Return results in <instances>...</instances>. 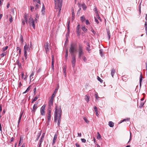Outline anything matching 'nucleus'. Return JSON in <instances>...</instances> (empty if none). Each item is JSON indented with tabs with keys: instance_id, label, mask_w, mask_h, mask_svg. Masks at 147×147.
Instances as JSON below:
<instances>
[{
	"instance_id": "obj_1",
	"label": "nucleus",
	"mask_w": 147,
	"mask_h": 147,
	"mask_svg": "<svg viewBox=\"0 0 147 147\" xmlns=\"http://www.w3.org/2000/svg\"><path fill=\"white\" fill-rule=\"evenodd\" d=\"M55 9H58V16H59L60 13L61 11V7L62 5V0H54Z\"/></svg>"
},
{
	"instance_id": "obj_2",
	"label": "nucleus",
	"mask_w": 147,
	"mask_h": 147,
	"mask_svg": "<svg viewBox=\"0 0 147 147\" xmlns=\"http://www.w3.org/2000/svg\"><path fill=\"white\" fill-rule=\"evenodd\" d=\"M77 51L76 44L72 42L70 44L69 48V52L71 56L75 55L74 53Z\"/></svg>"
},
{
	"instance_id": "obj_3",
	"label": "nucleus",
	"mask_w": 147,
	"mask_h": 147,
	"mask_svg": "<svg viewBox=\"0 0 147 147\" xmlns=\"http://www.w3.org/2000/svg\"><path fill=\"white\" fill-rule=\"evenodd\" d=\"M31 49L29 47V45L26 44L24 47V55L25 57V59L27 60V58L28 57L27 55V52H30V50Z\"/></svg>"
},
{
	"instance_id": "obj_4",
	"label": "nucleus",
	"mask_w": 147,
	"mask_h": 147,
	"mask_svg": "<svg viewBox=\"0 0 147 147\" xmlns=\"http://www.w3.org/2000/svg\"><path fill=\"white\" fill-rule=\"evenodd\" d=\"M78 53L79 58H81L82 56L84 53L83 50V47L82 45L81 44H79V45Z\"/></svg>"
},
{
	"instance_id": "obj_5",
	"label": "nucleus",
	"mask_w": 147,
	"mask_h": 147,
	"mask_svg": "<svg viewBox=\"0 0 147 147\" xmlns=\"http://www.w3.org/2000/svg\"><path fill=\"white\" fill-rule=\"evenodd\" d=\"M58 107L56 105L55 108V111L54 112V121L56 123L58 117V113H57L58 110Z\"/></svg>"
},
{
	"instance_id": "obj_6",
	"label": "nucleus",
	"mask_w": 147,
	"mask_h": 147,
	"mask_svg": "<svg viewBox=\"0 0 147 147\" xmlns=\"http://www.w3.org/2000/svg\"><path fill=\"white\" fill-rule=\"evenodd\" d=\"M58 113V117L57 119L58 122H60L61 119V115L62 114V111L61 109V107H58V110L57 112Z\"/></svg>"
},
{
	"instance_id": "obj_7",
	"label": "nucleus",
	"mask_w": 147,
	"mask_h": 147,
	"mask_svg": "<svg viewBox=\"0 0 147 147\" xmlns=\"http://www.w3.org/2000/svg\"><path fill=\"white\" fill-rule=\"evenodd\" d=\"M37 20L36 18H35V20H34L33 18L30 17L29 19V22L30 25H32L33 28L35 29V24H34L35 21H36Z\"/></svg>"
},
{
	"instance_id": "obj_8",
	"label": "nucleus",
	"mask_w": 147,
	"mask_h": 147,
	"mask_svg": "<svg viewBox=\"0 0 147 147\" xmlns=\"http://www.w3.org/2000/svg\"><path fill=\"white\" fill-rule=\"evenodd\" d=\"M46 107L45 105H43L41 108L40 112L42 115L44 116L45 115V108Z\"/></svg>"
},
{
	"instance_id": "obj_9",
	"label": "nucleus",
	"mask_w": 147,
	"mask_h": 147,
	"mask_svg": "<svg viewBox=\"0 0 147 147\" xmlns=\"http://www.w3.org/2000/svg\"><path fill=\"white\" fill-rule=\"evenodd\" d=\"M72 57V61L71 63L72 64V67L73 68H74L75 64L76 63V56L75 55L71 56Z\"/></svg>"
},
{
	"instance_id": "obj_10",
	"label": "nucleus",
	"mask_w": 147,
	"mask_h": 147,
	"mask_svg": "<svg viewBox=\"0 0 147 147\" xmlns=\"http://www.w3.org/2000/svg\"><path fill=\"white\" fill-rule=\"evenodd\" d=\"M38 103V102H36L35 103V104L33 107V109L32 110V113H35V112L37 108V106Z\"/></svg>"
},
{
	"instance_id": "obj_11",
	"label": "nucleus",
	"mask_w": 147,
	"mask_h": 147,
	"mask_svg": "<svg viewBox=\"0 0 147 147\" xmlns=\"http://www.w3.org/2000/svg\"><path fill=\"white\" fill-rule=\"evenodd\" d=\"M53 100L49 99V102L48 109H51L53 106Z\"/></svg>"
},
{
	"instance_id": "obj_12",
	"label": "nucleus",
	"mask_w": 147,
	"mask_h": 147,
	"mask_svg": "<svg viewBox=\"0 0 147 147\" xmlns=\"http://www.w3.org/2000/svg\"><path fill=\"white\" fill-rule=\"evenodd\" d=\"M44 47L46 53H47L49 51V43L48 42H46V44L45 45Z\"/></svg>"
},
{
	"instance_id": "obj_13",
	"label": "nucleus",
	"mask_w": 147,
	"mask_h": 147,
	"mask_svg": "<svg viewBox=\"0 0 147 147\" xmlns=\"http://www.w3.org/2000/svg\"><path fill=\"white\" fill-rule=\"evenodd\" d=\"M57 134H55L54 135V137H53V142H52V144L53 146L55 144L56 142V139L57 138Z\"/></svg>"
},
{
	"instance_id": "obj_14",
	"label": "nucleus",
	"mask_w": 147,
	"mask_h": 147,
	"mask_svg": "<svg viewBox=\"0 0 147 147\" xmlns=\"http://www.w3.org/2000/svg\"><path fill=\"white\" fill-rule=\"evenodd\" d=\"M54 68V56L53 55H52V63H51V68L53 69Z\"/></svg>"
},
{
	"instance_id": "obj_15",
	"label": "nucleus",
	"mask_w": 147,
	"mask_h": 147,
	"mask_svg": "<svg viewBox=\"0 0 147 147\" xmlns=\"http://www.w3.org/2000/svg\"><path fill=\"white\" fill-rule=\"evenodd\" d=\"M23 113H24V112L23 111L22 112H21V113H20V117L19 118L18 121V127L19 124L20 122V120L21 119L22 116L23 115Z\"/></svg>"
},
{
	"instance_id": "obj_16",
	"label": "nucleus",
	"mask_w": 147,
	"mask_h": 147,
	"mask_svg": "<svg viewBox=\"0 0 147 147\" xmlns=\"http://www.w3.org/2000/svg\"><path fill=\"white\" fill-rule=\"evenodd\" d=\"M86 45L88 46V47H86V50L89 52L90 51H91V49H90V46L88 42H87L86 44Z\"/></svg>"
},
{
	"instance_id": "obj_17",
	"label": "nucleus",
	"mask_w": 147,
	"mask_h": 147,
	"mask_svg": "<svg viewBox=\"0 0 147 147\" xmlns=\"http://www.w3.org/2000/svg\"><path fill=\"white\" fill-rule=\"evenodd\" d=\"M42 133V131H40L38 133L37 136H36V138L35 140V141H37L40 136L41 134Z\"/></svg>"
},
{
	"instance_id": "obj_18",
	"label": "nucleus",
	"mask_w": 147,
	"mask_h": 147,
	"mask_svg": "<svg viewBox=\"0 0 147 147\" xmlns=\"http://www.w3.org/2000/svg\"><path fill=\"white\" fill-rule=\"evenodd\" d=\"M107 35L108 37L109 40H110L111 38V34L110 33V31L109 29H107Z\"/></svg>"
},
{
	"instance_id": "obj_19",
	"label": "nucleus",
	"mask_w": 147,
	"mask_h": 147,
	"mask_svg": "<svg viewBox=\"0 0 147 147\" xmlns=\"http://www.w3.org/2000/svg\"><path fill=\"white\" fill-rule=\"evenodd\" d=\"M85 99L87 102H88L89 101L90 97L88 95H86L85 96Z\"/></svg>"
},
{
	"instance_id": "obj_20",
	"label": "nucleus",
	"mask_w": 147,
	"mask_h": 147,
	"mask_svg": "<svg viewBox=\"0 0 147 147\" xmlns=\"http://www.w3.org/2000/svg\"><path fill=\"white\" fill-rule=\"evenodd\" d=\"M100 54L101 57H102L104 54V53L103 52V50L102 49L99 50Z\"/></svg>"
},
{
	"instance_id": "obj_21",
	"label": "nucleus",
	"mask_w": 147,
	"mask_h": 147,
	"mask_svg": "<svg viewBox=\"0 0 147 147\" xmlns=\"http://www.w3.org/2000/svg\"><path fill=\"white\" fill-rule=\"evenodd\" d=\"M115 69L114 68L112 69L111 70V74L112 76L113 77V76L114 75V74H115Z\"/></svg>"
},
{
	"instance_id": "obj_22",
	"label": "nucleus",
	"mask_w": 147,
	"mask_h": 147,
	"mask_svg": "<svg viewBox=\"0 0 147 147\" xmlns=\"http://www.w3.org/2000/svg\"><path fill=\"white\" fill-rule=\"evenodd\" d=\"M114 125V123L111 121H110L109 122V125L111 127H113Z\"/></svg>"
},
{
	"instance_id": "obj_23",
	"label": "nucleus",
	"mask_w": 147,
	"mask_h": 147,
	"mask_svg": "<svg viewBox=\"0 0 147 147\" xmlns=\"http://www.w3.org/2000/svg\"><path fill=\"white\" fill-rule=\"evenodd\" d=\"M80 19L81 20L82 22H83L86 20V18L84 16H81L80 17Z\"/></svg>"
},
{
	"instance_id": "obj_24",
	"label": "nucleus",
	"mask_w": 147,
	"mask_h": 147,
	"mask_svg": "<svg viewBox=\"0 0 147 147\" xmlns=\"http://www.w3.org/2000/svg\"><path fill=\"white\" fill-rule=\"evenodd\" d=\"M30 87H31V86H29L28 88H27V89L24 92H23V94H25V93H27V92H28V91H29L30 90Z\"/></svg>"
},
{
	"instance_id": "obj_25",
	"label": "nucleus",
	"mask_w": 147,
	"mask_h": 147,
	"mask_svg": "<svg viewBox=\"0 0 147 147\" xmlns=\"http://www.w3.org/2000/svg\"><path fill=\"white\" fill-rule=\"evenodd\" d=\"M82 7L84 10H86L87 8V7L84 3L82 4Z\"/></svg>"
},
{
	"instance_id": "obj_26",
	"label": "nucleus",
	"mask_w": 147,
	"mask_h": 147,
	"mask_svg": "<svg viewBox=\"0 0 147 147\" xmlns=\"http://www.w3.org/2000/svg\"><path fill=\"white\" fill-rule=\"evenodd\" d=\"M145 30L146 32V35H147V22H146L145 24Z\"/></svg>"
},
{
	"instance_id": "obj_27",
	"label": "nucleus",
	"mask_w": 147,
	"mask_h": 147,
	"mask_svg": "<svg viewBox=\"0 0 147 147\" xmlns=\"http://www.w3.org/2000/svg\"><path fill=\"white\" fill-rule=\"evenodd\" d=\"M142 74H141L140 76V87H141V83L142 82Z\"/></svg>"
},
{
	"instance_id": "obj_28",
	"label": "nucleus",
	"mask_w": 147,
	"mask_h": 147,
	"mask_svg": "<svg viewBox=\"0 0 147 147\" xmlns=\"http://www.w3.org/2000/svg\"><path fill=\"white\" fill-rule=\"evenodd\" d=\"M129 120H130V118H127L126 119H123V120H122V121H121V122L120 123H121L123 122H124V121H129Z\"/></svg>"
},
{
	"instance_id": "obj_29",
	"label": "nucleus",
	"mask_w": 147,
	"mask_h": 147,
	"mask_svg": "<svg viewBox=\"0 0 147 147\" xmlns=\"http://www.w3.org/2000/svg\"><path fill=\"white\" fill-rule=\"evenodd\" d=\"M38 96H36L35 97L34 99H32V103H33L34 102L36 101L38 98Z\"/></svg>"
},
{
	"instance_id": "obj_30",
	"label": "nucleus",
	"mask_w": 147,
	"mask_h": 147,
	"mask_svg": "<svg viewBox=\"0 0 147 147\" xmlns=\"http://www.w3.org/2000/svg\"><path fill=\"white\" fill-rule=\"evenodd\" d=\"M82 29L85 32H86L88 30L85 26L82 27Z\"/></svg>"
},
{
	"instance_id": "obj_31",
	"label": "nucleus",
	"mask_w": 147,
	"mask_h": 147,
	"mask_svg": "<svg viewBox=\"0 0 147 147\" xmlns=\"http://www.w3.org/2000/svg\"><path fill=\"white\" fill-rule=\"evenodd\" d=\"M11 11L12 12L13 15H16L17 14V12L16 10H14V9H11Z\"/></svg>"
},
{
	"instance_id": "obj_32",
	"label": "nucleus",
	"mask_w": 147,
	"mask_h": 147,
	"mask_svg": "<svg viewBox=\"0 0 147 147\" xmlns=\"http://www.w3.org/2000/svg\"><path fill=\"white\" fill-rule=\"evenodd\" d=\"M144 105V102H142V101H141L140 102V105L139 106V107L140 108H141Z\"/></svg>"
},
{
	"instance_id": "obj_33",
	"label": "nucleus",
	"mask_w": 147,
	"mask_h": 147,
	"mask_svg": "<svg viewBox=\"0 0 147 147\" xmlns=\"http://www.w3.org/2000/svg\"><path fill=\"white\" fill-rule=\"evenodd\" d=\"M97 79L101 83H102L103 82V80L98 76L97 77Z\"/></svg>"
},
{
	"instance_id": "obj_34",
	"label": "nucleus",
	"mask_w": 147,
	"mask_h": 147,
	"mask_svg": "<svg viewBox=\"0 0 147 147\" xmlns=\"http://www.w3.org/2000/svg\"><path fill=\"white\" fill-rule=\"evenodd\" d=\"M47 119L49 121H50L51 119V115L48 114L47 116Z\"/></svg>"
},
{
	"instance_id": "obj_35",
	"label": "nucleus",
	"mask_w": 147,
	"mask_h": 147,
	"mask_svg": "<svg viewBox=\"0 0 147 147\" xmlns=\"http://www.w3.org/2000/svg\"><path fill=\"white\" fill-rule=\"evenodd\" d=\"M96 18L98 19L99 20L101 21V19L100 17L99 16L98 13L96 14Z\"/></svg>"
},
{
	"instance_id": "obj_36",
	"label": "nucleus",
	"mask_w": 147,
	"mask_h": 147,
	"mask_svg": "<svg viewBox=\"0 0 147 147\" xmlns=\"http://www.w3.org/2000/svg\"><path fill=\"white\" fill-rule=\"evenodd\" d=\"M83 119L88 124L89 123V121L87 119L86 117H84Z\"/></svg>"
},
{
	"instance_id": "obj_37",
	"label": "nucleus",
	"mask_w": 147,
	"mask_h": 147,
	"mask_svg": "<svg viewBox=\"0 0 147 147\" xmlns=\"http://www.w3.org/2000/svg\"><path fill=\"white\" fill-rule=\"evenodd\" d=\"M66 69L65 67L63 69V71L64 74V75H65V76H66Z\"/></svg>"
},
{
	"instance_id": "obj_38",
	"label": "nucleus",
	"mask_w": 147,
	"mask_h": 147,
	"mask_svg": "<svg viewBox=\"0 0 147 147\" xmlns=\"http://www.w3.org/2000/svg\"><path fill=\"white\" fill-rule=\"evenodd\" d=\"M70 21H68L67 23V29H68L69 31V24H70Z\"/></svg>"
},
{
	"instance_id": "obj_39",
	"label": "nucleus",
	"mask_w": 147,
	"mask_h": 147,
	"mask_svg": "<svg viewBox=\"0 0 147 147\" xmlns=\"http://www.w3.org/2000/svg\"><path fill=\"white\" fill-rule=\"evenodd\" d=\"M81 32V30H77V32L78 36H79Z\"/></svg>"
},
{
	"instance_id": "obj_40",
	"label": "nucleus",
	"mask_w": 147,
	"mask_h": 147,
	"mask_svg": "<svg viewBox=\"0 0 147 147\" xmlns=\"http://www.w3.org/2000/svg\"><path fill=\"white\" fill-rule=\"evenodd\" d=\"M24 19L25 20V22L26 23V24L27 23L28 20L27 18V16L26 15H25L24 16Z\"/></svg>"
},
{
	"instance_id": "obj_41",
	"label": "nucleus",
	"mask_w": 147,
	"mask_h": 147,
	"mask_svg": "<svg viewBox=\"0 0 147 147\" xmlns=\"http://www.w3.org/2000/svg\"><path fill=\"white\" fill-rule=\"evenodd\" d=\"M55 94L54 93H53V94L51 97L50 98V99H51V100H53L54 98L55 97Z\"/></svg>"
},
{
	"instance_id": "obj_42",
	"label": "nucleus",
	"mask_w": 147,
	"mask_h": 147,
	"mask_svg": "<svg viewBox=\"0 0 147 147\" xmlns=\"http://www.w3.org/2000/svg\"><path fill=\"white\" fill-rule=\"evenodd\" d=\"M68 51L67 50H66V51L65 52V57L66 59H67V57H68Z\"/></svg>"
},
{
	"instance_id": "obj_43",
	"label": "nucleus",
	"mask_w": 147,
	"mask_h": 147,
	"mask_svg": "<svg viewBox=\"0 0 147 147\" xmlns=\"http://www.w3.org/2000/svg\"><path fill=\"white\" fill-rule=\"evenodd\" d=\"M30 10L32 12H33L34 9V7L32 6H30Z\"/></svg>"
},
{
	"instance_id": "obj_44",
	"label": "nucleus",
	"mask_w": 147,
	"mask_h": 147,
	"mask_svg": "<svg viewBox=\"0 0 147 147\" xmlns=\"http://www.w3.org/2000/svg\"><path fill=\"white\" fill-rule=\"evenodd\" d=\"M8 48V47L7 46H6L5 47H4L3 49V51H6Z\"/></svg>"
},
{
	"instance_id": "obj_45",
	"label": "nucleus",
	"mask_w": 147,
	"mask_h": 147,
	"mask_svg": "<svg viewBox=\"0 0 147 147\" xmlns=\"http://www.w3.org/2000/svg\"><path fill=\"white\" fill-rule=\"evenodd\" d=\"M20 40L22 43L23 42V38L22 35L20 36Z\"/></svg>"
},
{
	"instance_id": "obj_46",
	"label": "nucleus",
	"mask_w": 147,
	"mask_h": 147,
	"mask_svg": "<svg viewBox=\"0 0 147 147\" xmlns=\"http://www.w3.org/2000/svg\"><path fill=\"white\" fill-rule=\"evenodd\" d=\"M72 17L73 18H74L75 16V13L74 12V9H73L72 10Z\"/></svg>"
},
{
	"instance_id": "obj_47",
	"label": "nucleus",
	"mask_w": 147,
	"mask_h": 147,
	"mask_svg": "<svg viewBox=\"0 0 147 147\" xmlns=\"http://www.w3.org/2000/svg\"><path fill=\"white\" fill-rule=\"evenodd\" d=\"M10 17L11 18L9 19V21L10 23H11L12 21V18L11 15H10Z\"/></svg>"
},
{
	"instance_id": "obj_48",
	"label": "nucleus",
	"mask_w": 147,
	"mask_h": 147,
	"mask_svg": "<svg viewBox=\"0 0 147 147\" xmlns=\"http://www.w3.org/2000/svg\"><path fill=\"white\" fill-rule=\"evenodd\" d=\"M95 97L96 99L97 100L98 98H99V97L98 96V94H97V93L95 94Z\"/></svg>"
},
{
	"instance_id": "obj_49",
	"label": "nucleus",
	"mask_w": 147,
	"mask_h": 147,
	"mask_svg": "<svg viewBox=\"0 0 147 147\" xmlns=\"http://www.w3.org/2000/svg\"><path fill=\"white\" fill-rule=\"evenodd\" d=\"M94 111H95V112H98L97 108L96 106L94 107Z\"/></svg>"
},
{
	"instance_id": "obj_50",
	"label": "nucleus",
	"mask_w": 147,
	"mask_h": 147,
	"mask_svg": "<svg viewBox=\"0 0 147 147\" xmlns=\"http://www.w3.org/2000/svg\"><path fill=\"white\" fill-rule=\"evenodd\" d=\"M98 136L97 137V139H99L101 138V136L100 134H99V132H98Z\"/></svg>"
},
{
	"instance_id": "obj_51",
	"label": "nucleus",
	"mask_w": 147,
	"mask_h": 147,
	"mask_svg": "<svg viewBox=\"0 0 147 147\" xmlns=\"http://www.w3.org/2000/svg\"><path fill=\"white\" fill-rule=\"evenodd\" d=\"M6 52H4V53H2L1 54V56L2 57H4L5 55H6Z\"/></svg>"
},
{
	"instance_id": "obj_52",
	"label": "nucleus",
	"mask_w": 147,
	"mask_h": 147,
	"mask_svg": "<svg viewBox=\"0 0 147 147\" xmlns=\"http://www.w3.org/2000/svg\"><path fill=\"white\" fill-rule=\"evenodd\" d=\"M82 59L84 60V62H86L87 60V59H86V57L84 56H82Z\"/></svg>"
},
{
	"instance_id": "obj_53",
	"label": "nucleus",
	"mask_w": 147,
	"mask_h": 147,
	"mask_svg": "<svg viewBox=\"0 0 147 147\" xmlns=\"http://www.w3.org/2000/svg\"><path fill=\"white\" fill-rule=\"evenodd\" d=\"M94 19H95V22H96L97 24H98L99 23V22L98 20V19H97V18H96V17H94Z\"/></svg>"
},
{
	"instance_id": "obj_54",
	"label": "nucleus",
	"mask_w": 147,
	"mask_h": 147,
	"mask_svg": "<svg viewBox=\"0 0 147 147\" xmlns=\"http://www.w3.org/2000/svg\"><path fill=\"white\" fill-rule=\"evenodd\" d=\"M58 89H59V86L55 89V90L54 92L55 94H56L57 93V90H58Z\"/></svg>"
},
{
	"instance_id": "obj_55",
	"label": "nucleus",
	"mask_w": 147,
	"mask_h": 147,
	"mask_svg": "<svg viewBox=\"0 0 147 147\" xmlns=\"http://www.w3.org/2000/svg\"><path fill=\"white\" fill-rule=\"evenodd\" d=\"M45 7L44 6V5H43V7H42V12H43V11L44 12L45 11Z\"/></svg>"
},
{
	"instance_id": "obj_56",
	"label": "nucleus",
	"mask_w": 147,
	"mask_h": 147,
	"mask_svg": "<svg viewBox=\"0 0 147 147\" xmlns=\"http://www.w3.org/2000/svg\"><path fill=\"white\" fill-rule=\"evenodd\" d=\"M81 140L82 142L85 143L86 142V140L85 139L82 138Z\"/></svg>"
},
{
	"instance_id": "obj_57",
	"label": "nucleus",
	"mask_w": 147,
	"mask_h": 147,
	"mask_svg": "<svg viewBox=\"0 0 147 147\" xmlns=\"http://www.w3.org/2000/svg\"><path fill=\"white\" fill-rule=\"evenodd\" d=\"M86 25H88L90 24L89 21L88 20H87L86 21Z\"/></svg>"
},
{
	"instance_id": "obj_58",
	"label": "nucleus",
	"mask_w": 147,
	"mask_h": 147,
	"mask_svg": "<svg viewBox=\"0 0 147 147\" xmlns=\"http://www.w3.org/2000/svg\"><path fill=\"white\" fill-rule=\"evenodd\" d=\"M29 47L31 49V50L33 49V46L32 44V43L31 42H30V46Z\"/></svg>"
},
{
	"instance_id": "obj_59",
	"label": "nucleus",
	"mask_w": 147,
	"mask_h": 147,
	"mask_svg": "<svg viewBox=\"0 0 147 147\" xmlns=\"http://www.w3.org/2000/svg\"><path fill=\"white\" fill-rule=\"evenodd\" d=\"M34 71H32V73L31 74L30 76V78H31V76H33L34 75Z\"/></svg>"
},
{
	"instance_id": "obj_60",
	"label": "nucleus",
	"mask_w": 147,
	"mask_h": 147,
	"mask_svg": "<svg viewBox=\"0 0 147 147\" xmlns=\"http://www.w3.org/2000/svg\"><path fill=\"white\" fill-rule=\"evenodd\" d=\"M39 5L38 4H36V8H35V9H38L39 8Z\"/></svg>"
},
{
	"instance_id": "obj_61",
	"label": "nucleus",
	"mask_w": 147,
	"mask_h": 147,
	"mask_svg": "<svg viewBox=\"0 0 147 147\" xmlns=\"http://www.w3.org/2000/svg\"><path fill=\"white\" fill-rule=\"evenodd\" d=\"M49 109L48 113V114H49L51 115V110L50 109Z\"/></svg>"
},
{
	"instance_id": "obj_62",
	"label": "nucleus",
	"mask_w": 147,
	"mask_h": 147,
	"mask_svg": "<svg viewBox=\"0 0 147 147\" xmlns=\"http://www.w3.org/2000/svg\"><path fill=\"white\" fill-rule=\"evenodd\" d=\"M80 30V26L79 24H78L77 27V30Z\"/></svg>"
},
{
	"instance_id": "obj_63",
	"label": "nucleus",
	"mask_w": 147,
	"mask_h": 147,
	"mask_svg": "<svg viewBox=\"0 0 147 147\" xmlns=\"http://www.w3.org/2000/svg\"><path fill=\"white\" fill-rule=\"evenodd\" d=\"M75 145L77 147H80L79 144L77 143H76Z\"/></svg>"
},
{
	"instance_id": "obj_64",
	"label": "nucleus",
	"mask_w": 147,
	"mask_h": 147,
	"mask_svg": "<svg viewBox=\"0 0 147 147\" xmlns=\"http://www.w3.org/2000/svg\"><path fill=\"white\" fill-rule=\"evenodd\" d=\"M91 31L93 32V33L94 34H96V32L94 31V30L93 29H92L91 30Z\"/></svg>"
}]
</instances>
